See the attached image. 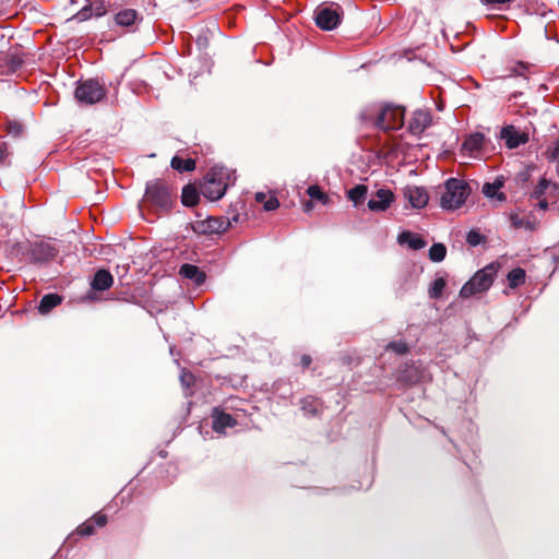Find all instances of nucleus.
Wrapping results in <instances>:
<instances>
[{"label": "nucleus", "instance_id": "f257e3e1", "mask_svg": "<svg viewBox=\"0 0 559 559\" xmlns=\"http://www.w3.org/2000/svg\"><path fill=\"white\" fill-rule=\"evenodd\" d=\"M405 109L402 106L385 104L368 108L361 119L384 132L395 131L404 126Z\"/></svg>", "mask_w": 559, "mask_h": 559}, {"label": "nucleus", "instance_id": "f03ea898", "mask_svg": "<svg viewBox=\"0 0 559 559\" xmlns=\"http://www.w3.org/2000/svg\"><path fill=\"white\" fill-rule=\"evenodd\" d=\"M235 180L234 171L225 166L215 165L206 174L200 191L204 198L217 201L225 195L227 188L234 185Z\"/></svg>", "mask_w": 559, "mask_h": 559}, {"label": "nucleus", "instance_id": "7ed1b4c3", "mask_svg": "<svg viewBox=\"0 0 559 559\" xmlns=\"http://www.w3.org/2000/svg\"><path fill=\"white\" fill-rule=\"evenodd\" d=\"M471 191V187L465 180L451 177L444 182L440 206L445 211L457 210L465 203Z\"/></svg>", "mask_w": 559, "mask_h": 559}, {"label": "nucleus", "instance_id": "20e7f679", "mask_svg": "<svg viewBox=\"0 0 559 559\" xmlns=\"http://www.w3.org/2000/svg\"><path fill=\"white\" fill-rule=\"evenodd\" d=\"M498 269L499 264L490 263L477 271L474 276L462 286L460 297L468 298L477 293L488 290L492 285Z\"/></svg>", "mask_w": 559, "mask_h": 559}, {"label": "nucleus", "instance_id": "39448f33", "mask_svg": "<svg viewBox=\"0 0 559 559\" xmlns=\"http://www.w3.org/2000/svg\"><path fill=\"white\" fill-rule=\"evenodd\" d=\"M175 192L163 181L155 180L146 183L145 201L155 210L168 212L174 203Z\"/></svg>", "mask_w": 559, "mask_h": 559}, {"label": "nucleus", "instance_id": "423d86ee", "mask_svg": "<svg viewBox=\"0 0 559 559\" xmlns=\"http://www.w3.org/2000/svg\"><path fill=\"white\" fill-rule=\"evenodd\" d=\"M106 96L104 83L98 79H88L78 82L74 91L75 99L85 105H94L102 102Z\"/></svg>", "mask_w": 559, "mask_h": 559}, {"label": "nucleus", "instance_id": "0eeeda50", "mask_svg": "<svg viewBox=\"0 0 559 559\" xmlns=\"http://www.w3.org/2000/svg\"><path fill=\"white\" fill-rule=\"evenodd\" d=\"M343 19V9L338 4L318 7L314 11V21L319 28L333 31L338 27Z\"/></svg>", "mask_w": 559, "mask_h": 559}, {"label": "nucleus", "instance_id": "6e6552de", "mask_svg": "<svg viewBox=\"0 0 559 559\" xmlns=\"http://www.w3.org/2000/svg\"><path fill=\"white\" fill-rule=\"evenodd\" d=\"M239 215L236 214L231 218L207 217L204 221H197L192 224V229L198 234H218L227 230L233 223L238 222Z\"/></svg>", "mask_w": 559, "mask_h": 559}, {"label": "nucleus", "instance_id": "1a4fd4ad", "mask_svg": "<svg viewBox=\"0 0 559 559\" xmlns=\"http://www.w3.org/2000/svg\"><path fill=\"white\" fill-rule=\"evenodd\" d=\"M59 253V249L49 241H35L29 246V259L35 264H45L53 260Z\"/></svg>", "mask_w": 559, "mask_h": 559}, {"label": "nucleus", "instance_id": "9d476101", "mask_svg": "<svg viewBox=\"0 0 559 559\" xmlns=\"http://www.w3.org/2000/svg\"><path fill=\"white\" fill-rule=\"evenodd\" d=\"M426 370L420 361L405 362L399 369L397 381L404 385H414L423 381Z\"/></svg>", "mask_w": 559, "mask_h": 559}, {"label": "nucleus", "instance_id": "9b49d317", "mask_svg": "<svg viewBox=\"0 0 559 559\" xmlns=\"http://www.w3.org/2000/svg\"><path fill=\"white\" fill-rule=\"evenodd\" d=\"M114 284V276L111 273L106 269H99L95 272L92 281H91V288L92 292H88L86 295V298L88 300H96V293L97 292H104L109 289Z\"/></svg>", "mask_w": 559, "mask_h": 559}, {"label": "nucleus", "instance_id": "f8f14e48", "mask_svg": "<svg viewBox=\"0 0 559 559\" xmlns=\"http://www.w3.org/2000/svg\"><path fill=\"white\" fill-rule=\"evenodd\" d=\"M394 201V194L390 189H379L368 201V209L372 212H384Z\"/></svg>", "mask_w": 559, "mask_h": 559}, {"label": "nucleus", "instance_id": "ddd939ff", "mask_svg": "<svg viewBox=\"0 0 559 559\" xmlns=\"http://www.w3.org/2000/svg\"><path fill=\"white\" fill-rule=\"evenodd\" d=\"M403 194L414 209H424L429 201L428 192L423 187L406 186Z\"/></svg>", "mask_w": 559, "mask_h": 559}, {"label": "nucleus", "instance_id": "4468645a", "mask_svg": "<svg viewBox=\"0 0 559 559\" xmlns=\"http://www.w3.org/2000/svg\"><path fill=\"white\" fill-rule=\"evenodd\" d=\"M431 122V116L424 110H416L408 122V131L413 135L421 134Z\"/></svg>", "mask_w": 559, "mask_h": 559}, {"label": "nucleus", "instance_id": "2eb2a0df", "mask_svg": "<svg viewBox=\"0 0 559 559\" xmlns=\"http://www.w3.org/2000/svg\"><path fill=\"white\" fill-rule=\"evenodd\" d=\"M237 421L230 414L215 407L212 413V428L217 433H224L226 428L236 426Z\"/></svg>", "mask_w": 559, "mask_h": 559}, {"label": "nucleus", "instance_id": "dca6fc26", "mask_svg": "<svg viewBox=\"0 0 559 559\" xmlns=\"http://www.w3.org/2000/svg\"><path fill=\"white\" fill-rule=\"evenodd\" d=\"M485 135L481 132L469 134L462 143L461 151L468 156H475L484 146Z\"/></svg>", "mask_w": 559, "mask_h": 559}, {"label": "nucleus", "instance_id": "f3484780", "mask_svg": "<svg viewBox=\"0 0 559 559\" xmlns=\"http://www.w3.org/2000/svg\"><path fill=\"white\" fill-rule=\"evenodd\" d=\"M179 275L183 278L190 280L195 286H201L205 283L206 274L198 265L191 263H183L179 269Z\"/></svg>", "mask_w": 559, "mask_h": 559}, {"label": "nucleus", "instance_id": "a211bd4d", "mask_svg": "<svg viewBox=\"0 0 559 559\" xmlns=\"http://www.w3.org/2000/svg\"><path fill=\"white\" fill-rule=\"evenodd\" d=\"M107 521L106 514L96 513L76 528V534L81 536H92L95 533V526L104 527Z\"/></svg>", "mask_w": 559, "mask_h": 559}, {"label": "nucleus", "instance_id": "6ab92c4d", "mask_svg": "<svg viewBox=\"0 0 559 559\" xmlns=\"http://www.w3.org/2000/svg\"><path fill=\"white\" fill-rule=\"evenodd\" d=\"M500 136L504 140L509 148H516L527 141V138L523 133H520L513 126L503 127Z\"/></svg>", "mask_w": 559, "mask_h": 559}, {"label": "nucleus", "instance_id": "aec40b11", "mask_svg": "<svg viewBox=\"0 0 559 559\" xmlns=\"http://www.w3.org/2000/svg\"><path fill=\"white\" fill-rule=\"evenodd\" d=\"M397 241L400 245H407L413 250H420L427 245L421 236L408 230L402 231L397 237Z\"/></svg>", "mask_w": 559, "mask_h": 559}, {"label": "nucleus", "instance_id": "412c9836", "mask_svg": "<svg viewBox=\"0 0 559 559\" xmlns=\"http://www.w3.org/2000/svg\"><path fill=\"white\" fill-rule=\"evenodd\" d=\"M141 20L142 17L134 9H123L117 12L115 15L117 25L122 27H130Z\"/></svg>", "mask_w": 559, "mask_h": 559}, {"label": "nucleus", "instance_id": "4be33fe9", "mask_svg": "<svg viewBox=\"0 0 559 559\" xmlns=\"http://www.w3.org/2000/svg\"><path fill=\"white\" fill-rule=\"evenodd\" d=\"M300 408L306 416L316 417L321 414L323 404L314 396H306L300 400Z\"/></svg>", "mask_w": 559, "mask_h": 559}, {"label": "nucleus", "instance_id": "5701e85b", "mask_svg": "<svg viewBox=\"0 0 559 559\" xmlns=\"http://www.w3.org/2000/svg\"><path fill=\"white\" fill-rule=\"evenodd\" d=\"M62 302V297L57 293L46 294L39 300L37 306L38 312L40 314L49 313L53 308L59 306Z\"/></svg>", "mask_w": 559, "mask_h": 559}, {"label": "nucleus", "instance_id": "b1692460", "mask_svg": "<svg viewBox=\"0 0 559 559\" xmlns=\"http://www.w3.org/2000/svg\"><path fill=\"white\" fill-rule=\"evenodd\" d=\"M200 193H201V191L199 192V190L194 186H192V185L185 186L182 188V193H181V203L185 206H189V207L197 205L200 200Z\"/></svg>", "mask_w": 559, "mask_h": 559}, {"label": "nucleus", "instance_id": "393cba45", "mask_svg": "<svg viewBox=\"0 0 559 559\" xmlns=\"http://www.w3.org/2000/svg\"><path fill=\"white\" fill-rule=\"evenodd\" d=\"M511 224L514 228H524L526 230H535L538 221L534 215H530L528 217H520L518 214H513L510 217Z\"/></svg>", "mask_w": 559, "mask_h": 559}, {"label": "nucleus", "instance_id": "a878e982", "mask_svg": "<svg viewBox=\"0 0 559 559\" xmlns=\"http://www.w3.org/2000/svg\"><path fill=\"white\" fill-rule=\"evenodd\" d=\"M170 166L173 169L179 173H189L195 169V160L192 158H182L179 155H175L171 158Z\"/></svg>", "mask_w": 559, "mask_h": 559}, {"label": "nucleus", "instance_id": "bb28decb", "mask_svg": "<svg viewBox=\"0 0 559 559\" xmlns=\"http://www.w3.org/2000/svg\"><path fill=\"white\" fill-rule=\"evenodd\" d=\"M503 186V181L501 179H496L493 182H486L483 186V193L487 198H497L500 201L506 200V195L503 193H499L500 188Z\"/></svg>", "mask_w": 559, "mask_h": 559}, {"label": "nucleus", "instance_id": "cd10ccee", "mask_svg": "<svg viewBox=\"0 0 559 559\" xmlns=\"http://www.w3.org/2000/svg\"><path fill=\"white\" fill-rule=\"evenodd\" d=\"M368 188L365 185H356L352 189L348 190L347 197L350 201H353L354 205L357 206L359 203L364 202L367 197Z\"/></svg>", "mask_w": 559, "mask_h": 559}, {"label": "nucleus", "instance_id": "c85d7f7f", "mask_svg": "<svg viewBox=\"0 0 559 559\" xmlns=\"http://www.w3.org/2000/svg\"><path fill=\"white\" fill-rule=\"evenodd\" d=\"M447 286V280L443 276H438L429 286L428 295L431 299L441 298L443 290Z\"/></svg>", "mask_w": 559, "mask_h": 559}, {"label": "nucleus", "instance_id": "c756f323", "mask_svg": "<svg viewBox=\"0 0 559 559\" xmlns=\"http://www.w3.org/2000/svg\"><path fill=\"white\" fill-rule=\"evenodd\" d=\"M507 280L510 288H516L525 282V271L515 267L508 273Z\"/></svg>", "mask_w": 559, "mask_h": 559}, {"label": "nucleus", "instance_id": "7c9ffc66", "mask_svg": "<svg viewBox=\"0 0 559 559\" xmlns=\"http://www.w3.org/2000/svg\"><path fill=\"white\" fill-rule=\"evenodd\" d=\"M447 255V247L441 242L433 243L430 249L428 257L432 262H442Z\"/></svg>", "mask_w": 559, "mask_h": 559}, {"label": "nucleus", "instance_id": "2f4dec72", "mask_svg": "<svg viewBox=\"0 0 559 559\" xmlns=\"http://www.w3.org/2000/svg\"><path fill=\"white\" fill-rule=\"evenodd\" d=\"M386 352H393L397 355H405L408 353L409 347L404 341H393L385 347Z\"/></svg>", "mask_w": 559, "mask_h": 559}, {"label": "nucleus", "instance_id": "473e14b6", "mask_svg": "<svg viewBox=\"0 0 559 559\" xmlns=\"http://www.w3.org/2000/svg\"><path fill=\"white\" fill-rule=\"evenodd\" d=\"M486 241V237L477 229H471L466 235V242L471 247H477Z\"/></svg>", "mask_w": 559, "mask_h": 559}, {"label": "nucleus", "instance_id": "72a5a7b5", "mask_svg": "<svg viewBox=\"0 0 559 559\" xmlns=\"http://www.w3.org/2000/svg\"><path fill=\"white\" fill-rule=\"evenodd\" d=\"M548 187H549V181L545 177H542L539 179L537 186L532 191L531 198L539 200L545 194Z\"/></svg>", "mask_w": 559, "mask_h": 559}, {"label": "nucleus", "instance_id": "f704fd0d", "mask_svg": "<svg viewBox=\"0 0 559 559\" xmlns=\"http://www.w3.org/2000/svg\"><path fill=\"white\" fill-rule=\"evenodd\" d=\"M93 16V5L85 4L74 16L73 20H76L78 22H84L87 21Z\"/></svg>", "mask_w": 559, "mask_h": 559}, {"label": "nucleus", "instance_id": "c9c22d12", "mask_svg": "<svg viewBox=\"0 0 559 559\" xmlns=\"http://www.w3.org/2000/svg\"><path fill=\"white\" fill-rule=\"evenodd\" d=\"M479 2L488 8L502 9L503 7H509L513 0H479Z\"/></svg>", "mask_w": 559, "mask_h": 559}, {"label": "nucleus", "instance_id": "e433bc0d", "mask_svg": "<svg viewBox=\"0 0 559 559\" xmlns=\"http://www.w3.org/2000/svg\"><path fill=\"white\" fill-rule=\"evenodd\" d=\"M307 193L312 200H318V201L326 200V195L324 194V192L321 190V188L319 186H316V185L310 186L307 189Z\"/></svg>", "mask_w": 559, "mask_h": 559}, {"label": "nucleus", "instance_id": "4c0bfd02", "mask_svg": "<svg viewBox=\"0 0 559 559\" xmlns=\"http://www.w3.org/2000/svg\"><path fill=\"white\" fill-rule=\"evenodd\" d=\"M90 5H93V15L96 17H100L106 14V8L104 5L103 0H93L90 2Z\"/></svg>", "mask_w": 559, "mask_h": 559}, {"label": "nucleus", "instance_id": "58836bf2", "mask_svg": "<svg viewBox=\"0 0 559 559\" xmlns=\"http://www.w3.org/2000/svg\"><path fill=\"white\" fill-rule=\"evenodd\" d=\"M280 206V201L277 200V198L275 197H270L267 200L264 201L263 203V209L266 211V212H271V211H274L276 209H278Z\"/></svg>", "mask_w": 559, "mask_h": 559}, {"label": "nucleus", "instance_id": "ea45409f", "mask_svg": "<svg viewBox=\"0 0 559 559\" xmlns=\"http://www.w3.org/2000/svg\"><path fill=\"white\" fill-rule=\"evenodd\" d=\"M8 62H9V64H10L11 69H12L13 71H15V70H17V69L22 68V66H23V63H24V60H23V58H22V57H20V56L11 55V56L9 57V61H8Z\"/></svg>", "mask_w": 559, "mask_h": 559}, {"label": "nucleus", "instance_id": "a19ab883", "mask_svg": "<svg viewBox=\"0 0 559 559\" xmlns=\"http://www.w3.org/2000/svg\"><path fill=\"white\" fill-rule=\"evenodd\" d=\"M525 69L526 67L523 62H518V64L512 68L510 76H524Z\"/></svg>", "mask_w": 559, "mask_h": 559}, {"label": "nucleus", "instance_id": "79ce46f5", "mask_svg": "<svg viewBox=\"0 0 559 559\" xmlns=\"http://www.w3.org/2000/svg\"><path fill=\"white\" fill-rule=\"evenodd\" d=\"M9 132L13 135H17L22 132V126L19 122H10Z\"/></svg>", "mask_w": 559, "mask_h": 559}, {"label": "nucleus", "instance_id": "37998d69", "mask_svg": "<svg viewBox=\"0 0 559 559\" xmlns=\"http://www.w3.org/2000/svg\"><path fill=\"white\" fill-rule=\"evenodd\" d=\"M181 383L185 386H190L193 381V376L191 373H182L180 377Z\"/></svg>", "mask_w": 559, "mask_h": 559}, {"label": "nucleus", "instance_id": "c03bdc74", "mask_svg": "<svg viewBox=\"0 0 559 559\" xmlns=\"http://www.w3.org/2000/svg\"><path fill=\"white\" fill-rule=\"evenodd\" d=\"M311 362H312V358H311V356L306 355V354L301 356V358H300V365H301V367H302L304 369L309 368V367H310V365H311Z\"/></svg>", "mask_w": 559, "mask_h": 559}, {"label": "nucleus", "instance_id": "a18cd8bd", "mask_svg": "<svg viewBox=\"0 0 559 559\" xmlns=\"http://www.w3.org/2000/svg\"><path fill=\"white\" fill-rule=\"evenodd\" d=\"M550 156L551 158H556L559 156V140L550 147Z\"/></svg>", "mask_w": 559, "mask_h": 559}, {"label": "nucleus", "instance_id": "49530a36", "mask_svg": "<svg viewBox=\"0 0 559 559\" xmlns=\"http://www.w3.org/2000/svg\"><path fill=\"white\" fill-rule=\"evenodd\" d=\"M537 207L542 211H546L548 209V202L546 199H539L537 203Z\"/></svg>", "mask_w": 559, "mask_h": 559}, {"label": "nucleus", "instance_id": "de8ad7c7", "mask_svg": "<svg viewBox=\"0 0 559 559\" xmlns=\"http://www.w3.org/2000/svg\"><path fill=\"white\" fill-rule=\"evenodd\" d=\"M266 200V195L265 193L263 192H257L255 193V201L259 202V203H264V201Z\"/></svg>", "mask_w": 559, "mask_h": 559}, {"label": "nucleus", "instance_id": "09e8293b", "mask_svg": "<svg viewBox=\"0 0 559 559\" xmlns=\"http://www.w3.org/2000/svg\"><path fill=\"white\" fill-rule=\"evenodd\" d=\"M311 209H312V203H311V201H308V202L305 204V212H309Z\"/></svg>", "mask_w": 559, "mask_h": 559}, {"label": "nucleus", "instance_id": "8fccbe9b", "mask_svg": "<svg viewBox=\"0 0 559 559\" xmlns=\"http://www.w3.org/2000/svg\"><path fill=\"white\" fill-rule=\"evenodd\" d=\"M204 41H206V38H199L198 39V45L201 46V45H204Z\"/></svg>", "mask_w": 559, "mask_h": 559}, {"label": "nucleus", "instance_id": "3c124183", "mask_svg": "<svg viewBox=\"0 0 559 559\" xmlns=\"http://www.w3.org/2000/svg\"><path fill=\"white\" fill-rule=\"evenodd\" d=\"M204 41H206V38H199L198 39V45L201 46V45H204Z\"/></svg>", "mask_w": 559, "mask_h": 559}]
</instances>
